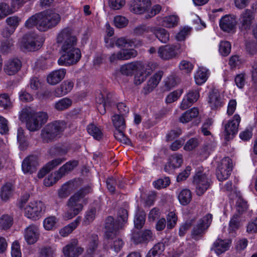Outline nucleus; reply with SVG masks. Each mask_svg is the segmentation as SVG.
<instances>
[{"instance_id":"obj_26","label":"nucleus","mask_w":257,"mask_h":257,"mask_svg":"<svg viewBox=\"0 0 257 257\" xmlns=\"http://www.w3.org/2000/svg\"><path fill=\"white\" fill-rule=\"evenodd\" d=\"M63 161V159L58 158L49 162L39 171L38 173V177L39 178H43L50 171L60 165Z\"/></svg>"},{"instance_id":"obj_20","label":"nucleus","mask_w":257,"mask_h":257,"mask_svg":"<svg viewBox=\"0 0 257 257\" xmlns=\"http://www.w3.org/2000/svg\"><path fill=\"white\" fill-rule=\"evenodd\" d=\"M163 74L164 73L162 71H159L150 77L147 81V84L144 87L143 89L145 94H147L150 93L156 87L161 80Z\"/></svg>"},{"instance_id":"obj_13","label":"nucleus","mask_w":257,"mask_h":257,"mask_svg":"<svg viewBox=\"0 0 257 257\" xmlns=\"http://www.w3.org/2000/svg\"><path fill=\"white\" fill-rule=\"evenodd\" d=\"M240 121V117L235 114L232 120H230L224 126L225 139L229 141L233 138L238 131V127Z\"/></svg>"},{"instance_id":"obj_12","label":"nucleus","mask_w":257,"mask_h":257,"mask_svg":"<svg viewBox=\"0 0 257 257\" xmlns=\"http://www.w3.org/2000/svg\"><path fill=\"white\" fill-rule=\"evenodd\" d=\"M122 228V223H119L117 220L114 221L113 217L108 216L105 223V237L108 239H113L117 231Z\"/></svg>"},{"instance_id":"obj_43","label":"nucleus","mask_w":257,"mask_h":257,"mask_svg":"<svg viewBox=\"0 0 257 257\" xmlns=\"http://www.w3.org/2000/svg\"><path fill=\"white\" fill-rule=\"evenodd\" d=\"M99 241L97 235L93 234L90 237V241L89 243V247L87 250L88 254H93L98 247Z\"/></svg>"},{"instance_id":"obj_14","label":"nucleus","mask_w":257,"mask_h":257,"mask_svg":"<svg viewBox=\"0 0 257 257\" xmlns=\"http://www.w3.org/2000/svg\"><path fill=\"white\" fill-rule=\"evenodd\" d=\"M83 247L79 246V241L73 238L65 246V257H79L84 251Z\"/></svg>"},{"instance_id":"obj_37","label":"nucleus","mask_w":257,"mask_h":257,"mask_svg":"<svg viewBox=\"0 0 257 257\" xmlns=\"http://www.w3.org/2000/svg\"><path fill=\"white\" fill-rule=\"evenodd\" d=\"M88 133L91 135L95 139L99 140L102 137L101 130L93 123H91L87 127Z\"/></svg>"},{"instance_id":"obj_23","label":"nucleus","mask_w":257,"mask_h":257,"mask_svg":"<svg viewBox=\"0 0 257 257\" xmlns=\"http://www.w3.org/2000/svg\"><path fill=\"white\" fill-rule=\"evenodd\" d=\"M133 239L136 244L147 243L153 240V234L151 230L146 229L143 231L134 233Z\"/></svg>"},{"instance_id":"obj_32","label":"nucleus","mask_w":257,"mask_h":257,"mask_svg":"<svg viewBox=\"0 0 257 257\" xmlns=\"http://www.w3.org/2000/svg\"><path fill=\"white\" fill-rule=\"evenodd\" d=\"M179 18L176 15H170L164 17L161 22V25L167 28L176 27L179 23Z\"/></svg>"},{"instance_id":"obj_64","label":"nucleus","mask_w":257,"mask_h":257,"mask_svg":"<svg viewBox=\"0 0 257 257\" xmlns=\"http://www.w3.org/2000/svg\"><path fill=\"white\" fill-rule=\"evenodd\" d=\"M12 257H22L20 244L18 242H14L12 245Z\"/></svg>"},{"instance_id":"obj_17","label":"nucleus","mask_w":257,"mask_h":257,"mask_svg":"<svg viewBox=\"0 0 257 257\" xmlns=\"http://www.w3.org/2000/svg\"><path fill=\"white\" fill-rule=\"evenodd\" d=\"M39 228L36 225H30L25 229V239L29 244H33L36 242L39 238Z\"/></svg>"},{"instance_id":"obj_16","label":"nucleus","mask_w":257,"mask_h":257,"mask_svg":"<svg viewBox=\"0 0 257 257\" xmlns=\"http://www.w3.org/2000/svg\"><path fill=\"white\" fill-rule=\"evenodd\" d=\"M151 5L150 0H134L131 2L130 10L136 14H141L148 10Z\"/></svg>"},{"instance_id":"obj_38","label":"nucleus","mask_w":257,"mask_h":257,"mask_svg":"<svg viewBox=\"0 0 257 257\" xmlns=\"http://www.w3.org/2000/svg\"><path fill=\"white\" fill-rule=\"evenodd\" d=\"M111 119L115 130L125 128V123L122 116L119 114H114L112 116Z\"/></svg>"},{"instance_id":"obj_62","label":"nucleus","mask_w":257,"mask_h":257,"mask_svg":"<svg viewBox=\"0 0 257 257\" xmlns=\"http://www.w3.org/2000/svg\"><path fill=\"white\" fill-rule=\"evenodd\" d=\"M191 29L188 27H184L178 32L176 36V39L179 41H183L186 37L189 34Z\"/></svg>"},{"instance_id":"obj_10","label":"nucleus","mask_w":257,"mask_h":257,"mask_svg":"<svg viewBox=\"0 0 257 257\" xmlns=\"http://www.w3.org/2000/svg\"><path fill=\"white\" fill-rule=\"evenodd\" d=\"M193 183L196 186L197 195L201 196L210 186L211 180L205 174L198 172L194 177Z\"/></svg>"},{"instance_id":"obj_5","label":"nucleus","mask_w":257,"mask_h":257,"mask_svg":"<svg viewBox=\"0 0 257 257\" xmlns=\"http://www.w3.org/2000/svg\"><path fill=\"white\" fill-rule=\"evenodd\" d=\"M92 192L91 185H88L80 189L69 199L67 205L72 208L71 213H68L66 216L68 219H71L76 215L82 209L83 206L81 204L77 203L81 199L84 198L86 195Z\"/></svg>"},{"instance_id":"obj_9","label":"nucleus","mask_w":257,"mask_h":257,"mask_svg":"<svg viewBox=\"0 0 257 257\" xmlns=\"http://www.w3.org/2000/svg\"><path fill=\"white\" fill-rule=\"evenodd\" d=\"M45 208V205L42 201L31 202L25 208V215L33 220H38L41 217Z\"/></svg>"},{"instance_id":"obj_42","label":"nucleus","mask_w":257,"mask_h":257,"mask_svg":"<svg viewBox=\"0 0 257 257\" xmlns=\"http://www.w3.org/2000/svg\"><path fill=\"white\" fill-rule=\"evenodd\" d=\"M58 219L55 216H50L46 218L43 221V226L47 230H52L56 227Z\"/></svg>"},{"instance_id":"obj_28","label":"nucleus","mask_w":257,"mask_h":257,"mask_svg":"<svg viewBox=\"0 0 257 257\" xmlns=\"http://www.w3.org/2000/svg\"><path fill=\"white\" fill-rule=\"evenodd\" d=\"M64 174V165H63L59 171L49 175L47 178L44 180V184L46 186H51L61 178Z\"/></svg>"},{"instance_id":"obj_25","label":"nucleus","mask_w":257,"mask_h":257,"mask_svg":"<svg viewBox=\"0 0 257 257\" xmlns=\"http://www.w3.org/2000/svg\"><path fill=\"white\" fill-rule=\"evenodd\" d=\"M208 103L211 109H216L222 105V100L218 91L213 89L209 92Z\"/></svg>"},{"instance_id":"obj_29","label":"nucleus","mask_w":257,"mask_h":257,"mask_svg":"<svg viewBox=\"0 0 257 257\" xmlns=\"http://www.w3.org/2000/svg\"><path fill=\"white\" fill-rule=\"evenodd\" d=\"M64 77V70L60 69L51 72L47 76V82L51 85L59 83Z\"/></svg>"},{"instance_id":"obj_30","label":"nucleus","mask_w":257,"mask_h":257,"mask_svg":"<svg viewBox=\"0 0 257 257\" xmlns=\"http://www.w3.org/2000/svg\"><path fill=\"white\" fill-rule=\"evenodd\" d=\"M152 32L161 42L167 43L169 41L170 34L164 28L156 27L153 28Z\"/></svg>"},{"instance_id":"obj_3","label":"nucleus","mask_w":257,"mask_h":257,"mask_svg":"<svg viewBox=\"0 0 257 257\" xmlns=\"http://www.w3.org/2000/svg\"><path fill=\"white\" fill-rule=\"evenodd\" d=\"M77 42V38L72 29H65V66L75 65L81 58L80 49L75 47Z\"/></svg>"},{"instance_id":"obj_6","label":"nucleus","mask_w":257,"mask_h":257,"mask_svg":"<svg viewBox=\"0 0 257 257\" xmlns=\"http://www.w3.org/2000/svg\"><path fill=\"white\" fill-rule=\"evenodd\" d=\"M44 41L43 37L35 33H28L20 39L19 46L22 50L35 51L42 47Z\"/></svg>"},{"instance_id":"obj_21","label":"nucleus","mask_w":257,"mask_h":257,"mask_svg":"<svg viewBox=\"0 0 257 257\" xmlns=\"http://www.w3.org/2000/svg\"><path fill=\"white\" fill-rule=\"evenodd\" d=\"M22 67L21 61L17 58L9 60L5 64L4 71L9 75L17 73Z\"/></svg>"},{"instance_id":"obj_60","label":"nucleus","mask_w":257,"mask_h":257,"mask_svg":"<svg viewBox=\"0 0 257 257\" xmlns=\"http://www.w3.org/2000/svg\"><path fill=\"white\" fill-rule=\"evenodd\" d=\"M95 214L96 209L94 207L91 208L88 210L84 219V223L85 224H88L92 222L95 217Z\"/></svg>"},{"instance_id":"obj_35","label":"nucleus","mask_w":257,"mask_h":257,"mask_svg":"<svg viewBox=\"0 0 257 257\" xmlns=\"http://www.w3.org/2000/svg\"><path fill=\"white\" fill-rule=\"evenodd\" d=\"M138 43L135 39H128L124 37L115 39V45L118 47L136 46Z\"/></svg>"},{"instance_id":"obj_56","label":"nucleus","mask_w":257,"mask_h":257,"mask_svg":"<svg viewBox=\"0 0 257 257\" xmlns=\"http://www.w3.org/2000/svg\"><path fill=\"white\" fill-rule=\"evenodd\" d=\"M80 222V217H78L74 221L65 226V236L71 233L75 230Z\"/></svg>"},{"instance_id":"obj_59","label":"nucleus","mask_w":257,"mask_h":257,"mask_svg":"<svg viewBox=\"0 0 257 257\" xmlns=\"http://www.w3.org/2000/svg\"><path fill=\"white\" fill-rule=\"evenodd\" d=\"M199 144L198 139L191 138L189 140L185 145L184 149L186 151H190L195 149Z\"/></svg>"},{"instance_id":"obj_47","label":"nucleus","mask_w":257,"mask_h":257,"mask_svg":"<svg viewBox=\"0 0 257 257\" xmlns=\"http://www.w3.org/2000/svg\"><path fill=\"white\" fill-rule=\"evenodd\" d=\"M14 12L13 9L10 8L8 4L5 3H0V20Z\"/></svg>"},{"instance_id":"obj_54","label":"nucleus","mask_w":257,"mask_h":257,"mask_svg":"<svg viewBox=\"0 0 257 257\" xmlns=\"http://www.w3.org/2000/svg\"><path fill=\"white\" fill-rule=\"evenodd\" d=\"M128 218V212L126 209L120 208L118 211L117 221L123 224L126 223Z\"/></svg>"},{"instance_id":"obj_55","label":"nucleus","mask_w":257,"mask_h":257,"mask_svg":"<svg viewBox=\"0 0 257 257\" xmlns=\"http://www.w3.org/2000/svg\"><path fill=\"white\" fill-rule=\"evenodd\" d=\"M114 24L118 28H122L126 27L128 24V20L121 16H116L114 18Z\"/></svg>"},{"instance_id":"obj_27","label":"nucleus","mask_w":257,"mask_h":257,"mask_svg":"<svg viewBox=\"0 0 257 257\" xmlns=\"http://www.w3.org/2000/svg\"><path fill=\"white\" fill-rule=\"evenodd\" d=\"M142 62H134L122 65L120 68V72L126 76H132L138 68H141Z\"/></svg>"},{"instance_id":"obj_46","label":"nucleus","mask_w":257,"mask_h":257,"mask_svg":"<svg viewBox=\"0 0 257 257\" xmlns=\"http://www.w3.org/2000/svg\"><path fill=\"white\" fill-rule=\"evenodd\" d=\"M195 80L197 85H201L207 80V71L204 69H200L195 75Z\"/></svg>"},{"instance_id":"obj_24","label":"nucleus","mask_w":257,"mask_h":257,"mask_svg":"<svg viewBox=\"0 0 257 257\" xmlns=\"http://www.w3.org/2000/svg\"><path fill=\"white\" fill-rule=\"evenodd\" d=\"M236 24V21L234 16L225 15L220 21V28L225 32H229L232 31Z\"/></svg>"},{"instance_id":"obj_34","label":"nucleus","mask_w":257,"mask_h":257,"mask_svg":"<svg viewBox=\"0 0 257 257\" xmlns=\"http://www.w3.org/2000/svg\"><path fill=\"white\" fill-rule=\"evenodd\" d=\"M165 245L163 242H158L148 252L146 257H158L165 250Z\"/></svg>"},{"instance_id":"obj_33","label":"nucleus","mask_w":257,"mask_h":257,"mask_svg":"<svg viewBox=\"0 0 257 257\" xmlns=\"http://www.w3.org/2000/svg\"><path fill=\"white\" fill-rule=\"evenodd\" d=\"M199 114L198 108L194 107L183 113L179 118L180 122L182 123H187L191 121L192 118L197 117Z\"/></svg>"},{"instance_id":"obj_63","label":"nucleus","mask_w":257,"mask_h":257,"mask_svg":"<svg viewBox=\"0 0 257 257\" xmlns=\"http://www.w3.org/2000/svg\"><path fill=\"white\" fill-rule=\"evenodd\" d=\"M164 86L167 90H170L177 85L176 78L173 75H170L164 81Z\"/></svg>"},{"instance_id":"obj_61","label":"nucleus","mask_w":257,"mask_h":257,"mask_svg":"<svg viewBox=\"0 0 257 257\" xmlns=\"http://www.w3.org/2000/svg\"><path fill=\"white\" fill-rule=\"evenodd\" d=\"M170 183V180L168 177L163 179H159L154 182V185L157 189H161L168 186Z\"/></svg>"},{"instance_id":"obj_18","label":"nucleus","mask_w":257,"mask_h":257,"mask_svg":"<svg viewBox=\"0 0 257 257\" xmlns=\"http://www.w3.org/2000/svg\"><path fill=\"white\" fill-rule=\"evenodd\" d=\"M38 165V158L36 156H29L23 161L22 168L24 173L32 174L36 170Z\"/></svg>"},{"instance_id":"obj_22","label":"nucleus","mask_w":257,"mask_h":257,"mask_svg":"<svg viewBox=\"0 0 257 257\" xmlns=\"http://www.w3.org/2000/svg\"><path fill=\"white\" fill-rule=\"evenodd\" d=\"M199 97V92L198 90L189 91L182 101L180 105L181 109L182 110L187 109L195 102Z\"/></svg>"},{"instance_id":"obj_50","label":"nucleus","mask_w":257,"mask_h":257,"mask_svg":"<svg viewBox=\"0 0 257 257\" xmlns=\"http://www.w3.org/2000/svg\"><path fill=\"white\" fill-rule=\"evenodd\" d=\"M236 207L237 214L240 216L246 211L248 206L245 200L241 197H238L236 203Z\"/></svg>"},{"instance_id":"obj_7","label":"nucleus","mask_w":257,"mask_h":257,"mask_svg":"<svg viewBox=\"0 0 257 257\" xmlns=\"http://www.w3.org/2000/svg\"><path fill=\"white\" fill-rule=\"evenodd\" d=\"M212 221V215L208 213L200 218L196 223L193 225L191 235L195 240L202 238L210 226Z\"/></svg>"},{"instance_id":"obj_19","label":"nucleus","mask_w":257,"mask_h":257,"mask_svg":"<svg viewBox=\"0 0 257 257\" xmlns=\"http://www.w3.org/2000/svg\"><path fill=\"white\" fill-rule=\"evenodd\" d=\"M152 70L149 66L142 63L141 68L136 70L134 82L136 85H140L152 73Z\"/></svg>"},{"instance_id":"obj_2","label":"nucleus","mask_w":257,"mask_h":257,"mask_svg":"<svg viewBox=\"0 0 257 257\" xmlns=\"http://www.w3.org/2000/svg\"><path fill=\"white\" fill-rule=\"evenodd\" d=\"M20 117L26 121L27 128L31 132L38 131L47 122L48 118L46 112H36L30 107L23 108Z\"/></svg>"},{"instance_id":"obj_48","label":"nucleus","mask_w":257,"mask_h":257,"mask_svg":"<svg viewBox=\"0 0 257 257\" xmlns=\"http://www.w3.org/2000/svg\"><path fill=\"white\" fill-rule=\"evenodd\" d=\"M55 251L50 246L42 247L39 251V257H54Z\"/></svg>"},{"instance_id":"obj_52","label":"nucleus","mask_w":257,"mask_h":257,"mask_svg":"<svg viewBox=\"0 0 257 257\" xmlns=\"http://www.w3.org/2000/svg\"><path fill=\"white\" fill-rule=\"evenodd\" d=\"M167 227L170 229L173 228L176 224L177 216L174 212H170L167 215Z\"/></svg>"},{"instance_id":"obj_31","label":"nucleus","mask_w":257,"mask_h":257,"mask_svg":"<svg viewBox=\"0 0 257 257\" xmlns=\"http://www.w3.org/2000/svg\"><path fill=\"white\" fill-rule=\"evenodd\" d=\"M228 246V241L218 239L213 243L211 250H214L219 255L227 250Z\"/></svg>"},{"instance_id":"obj_1","label":"nucleus","mask_w":257,"mask_h":257,"mask_svg":"<svg viewBox=\"0 0 257 257\" xmlns=\"http://www.w3.org/2000/svg\"><path fill=\"white\" fill-rule=\"evenodd\" d=\"M60 20L58 14L47 10L32 16L26 21L25 25L28 28L36 26L39 31L45 32L57 25Z\"/></svg>"},{"instance_id":"obj_49","label":"nucleus","mask_w":257,"mask_h":257,"mask_svg":"<svg viewBox=\"0 0 257 257\" xmlns=\"http://www.w3.org/2000/svg\"><path fill=\"white\" fill-rule=\"evenodd\" d=\"M0 106L4 109H9L12 107V102L8 94H0Z\"/></svg>"},{"instance_id":"obj_8","label":"nucleus","mask_w":257,"mask_h":257,"mask_svg":"<svg viewBox=\"0 0 257 257\" xmlns=\"http://www.w3.org/2000/svg\"><path fill=\"white\" fill-rule=\"evenodd\" d=\"M183 51V49L179 44H168L160 47L157 53L162 60L169 61L177 58Z\"/></svg>"},{"instance_id":"obj_40","label":"nucleus","mask_w":257,"mask_h":257,"mask_svg":"<svg viewBox=\"0 0 257 257\" xmlns=\"http://www.w3.org/2000/svg\"><path fill=\"white\" fill-rule=\"evenodd\" d=\"M123 130L124 129L115 130L114 133V136L119 142L125 145H131V141L125 136L123 133Z\"/></svg>"},{"instance_id":"obj_36","label":"nucleus","mask_w":257,"mask_h":257,"mask_svg":"<svg viewBox=\"0 0 257 257\" xmlns=\"http://www.w3.org/2000/svg\"><path fill=\"white\" fill-rule=\"evenodd\" d=\"M178 199L182 205H187L192 199L191 191L188 189H183L180 192Z\"/></svg>"},{"instance_id":"obj_45","label":"nucleus","mask_w":257,"mask_h":257,"mask_svg":"<svg viewBox=\"0 0 257 257\" xmlns=\"http://www.w3.org/2000/svg\"><path fill=\"white\" fill-rule=\"evenodd\" d=\"M112 95L110 93L104 92V93H100L96 98L97 103L103 104L108 103V105H111L112 103Z\"/></svg>"},{"instance_id":"obj_4","label":"nucleus","mask_w":257,"mask_h":257,"mask_svg":"<svg viewBox=\"0 0 257 257\" xmlns=\"http://www.w3.org/2000/svg\"><path fill=\"white\" fill-rule=\"evenodd\" d=\"M64 126V121L60 120L48 123L41 131V137L43 141L49 143L60 138L63 131Z\"/></svg>"},{"instance_id":"obj_41","label":"nucleus","mask_w":257,"mask_h":257,"mask_svg":"<svg viewBox=\"0 0 257 257\" xmlns=\"http://www.w3.org/2000/svg\"><path fill=\"white\" fill-rule=\"evenodd\" d=\"M169 163L171 165L172 169L180 167L183 163L182 155L175 154L172 155L169 159Z\"/></svg>"},{"instance_id":"obj_11","label":"nucleus","mask_w":257,"mask_h":257,"mask_svg":"<svg viewBox=\"0 0 257 257\" xmlns=\"http://www.w3.org/2000/svg\"><path fill=\"white\" fill-rule=\"evenodd\" d=\"M232 161L229 157L224 158L219 164L216 174L220 181L227 179L230 176L232 170Z\"/></svg>"},{"instance_id":"obj_57","label":"nucleus","mask_w":257,"mask_h":257,"mask_svg":"<svg viewBox=\"0 0 257 257\" xmlns=\"http://www.w3.org/2000/svg\"><path fill=\"white\" fill-rule=\"evenodd\" d=\"M21 21V20L19 17L14 16L8 17L6 19V23L10 27L16 30Z\"/></svg>"},{"instance_id":"obj_15","label":"nucleus","mask_w":257,"mask_h":257,"mask_svg":"<svg viewBox=\"0 0 257 257\" xmlns=\"http://www.w3.org/2000/svg\"><path fill=\"white\" fill-rule=\"evenodd\" d=\"M253 19L254 15L252 11L249 9L245 10L240 16L239 28L240 31L246 32L249 30Z\"/></svg>"},{"instance_id":"obj_58","label":"nucleus","mask_w":257,"mask_h":257,"mask_svg":"<svg viewBox=\"0 0 257 257\" xmlns=\"http://www.w3.org/2000/svg\"><path fill=\"white\" fill-rule=\"evenodd\" d=\"M56 45L58 48H60V52L63 53L64 52V32L63 30L57 36Z\"/></svg>"},{"instance_id":"obj_39","label":"nucleus","mask_w":257,"mask_h":257,"mask_svg":"<svg viewBox=\"0 0 257 257\" xmlns=\"http://www.w3.org/2000/svg\"><path fill=\"white\" fill-rule=\"evenodd\" d=\"M12 185L11 183H6L3 185L1 189V197L4 201L8 200L12 193Z\"/></svg>"},{"instance_id":"obj_53","label":"nucleus","mask_w":257,"mask_h":257,"mask_svg":"<svg viewBox=\"0 0 257 257\" xmlns=\"http://www.w3.org/2000/svg\"><path fill=\"white\" fill-rule=\"evenodd\" d=\"M231 47V44L229 42H221L219 45V52L222 56H226L230 53Z\"/></svg>"},{"instance_id":"obj_44","label":"nucleus","mask_w":257,"mask_h":257,"mask_svg":"<svg viewBox=\"0 0 257 257\" xmlns=\"http://www.w3.org/2000/svg\"><path fill=\"white\" fill-rule=\"evenodd\" d=\"M146 214L144 211L138 212L136 213L134 219V224L136 228L141 229L145 222Z\"/></svg>"},{"instance_id":"obj_51","label":"nucleus","mask_w":257,"mask_h":257,"mask_svg":"<svg viewBox=\"0 0 257 257\" xmlns=\"http://www.w3.org/2000/svg\"><path fill=\"white\" fill-rule=\"evenodd\" d=\"M12 217L8 215H4L0 219V227L3 229H7L12 226Z\"/></svg>"}]
</instances>
